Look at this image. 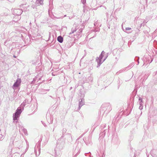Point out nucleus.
Returning a JSON list of instances; mask_svg holds the SVG:
<instances>
[{
	"instance_id": "nucleus-1",
	"label": "nucleus",
	"mask_w": 157,
	"mask_h": 157,
	"mask_svg": "<svg viewBox=\"0 0 157 157\" xmlns=\"http://www.w3.org/2000/svg\"><path fill=\"white\" fill-rule=\"evenodd\" d=\"M21 111L20 109H17V111L15 113L14 115L13 116V118L14 120H16L17 119V118L19 117V116L21 114Z\"/></svg>"
},
{
	"instance_id": "nucleus-2",
	"label": "nucleus",
	"mask_w": 157,
	"mask_h": 157,
	"mask_svg": "<svg viewBox=\"0 0 157 157\" xmlns=\"http://www.w3.org/2000/svg\"><path fill=\"white\" fill-rule=\"evenodd\" d=\"M21 83V80L18 79L17 80L16 82L14 83L13 86L15 87H17L19 86Z\"/></svg>"
},
{
	"instance_id": "nucleus-3",
	"label": "nucleus",
	"mask_w": 157,
	"mask_h": 157,
	"mask_svg": "<svg viewBox=\"0 0 157 157\" xmlns=\"http://www.w3.org/2000/svg\"><path fill=\"white\" fill-rule=\"evenodd\" d=\"M58 41L60 43H62L63 41V38L61 36H59L57 38Z\"/></svg>"
},
{
	"instance_id": "nucleus-4",
	"label": "nucleus",
	"mask_w": 157,
	"mask_h": 157,
	"mask_svg": "<svg viewBox=\"0 0 157 157\" xmlns=\"http://www.w3.org/2000/svg\"><path fill=\"white\" fill-rule=\"evenodd\" d=\"M39 2L40 4H43V0H40Z\"/></svg>"
},
{
	"instance_id": "nucleus-5",
	"label": "nucleus",
	"mask_w": 157,
	"mask_h": 157,
	"mask_svg": "<svg viewBox=\"0 0 157 157\" xmlns=\"http://www.w3.org/2000/svg\"><path fill=\"white\" fill-rule=\"evenodd\" d=\"M131 28H126V30H131Z\"/></svg>"
}]
</instances>
